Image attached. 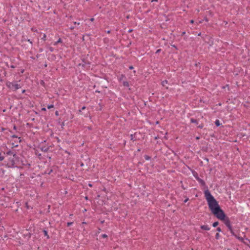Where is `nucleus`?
I'll return each instance as SVG.
<instances>
[{
	"instance_id": "1",
	"label": "nucleus",
	"mask_w": 250,
	"mask_h": 250,
	"mask_svg": "<svg viewBox=\"0 0 250 250\" xmlns=\"http://www.w3.org/2000/svg\"><path fill=\"white\" fill-rule=\"evenodd\" d=\"M204 193L209 208L212 213L218 219L224 220L226 215L223 210L220 208L218 202L215 199L208 189L205 190Z\"/></svg>"
},
{
	"instance_id": "2",
	"label": "nucleus",
	"mask_w": 250,
	"mask_h": 250,
	"mask_svg": "<svg viewBox=\"0 0 250 250\" xmlns=\"http://www.w3.org/2000/svg\"><path fill=\"white\" fill-rule=\"evenodd\" d=\"M7 158L4 161L5 164L8 167H14L18 160V156L13 152L9 151L6 153Z\"/></svg>"
},
{
	"instance_id": "3",
	"label": "nucleus",
	"mask_w": 250,
	"mask_h": 250,
	"mask_svg": "<svg viewBox=\"0 0 250 250\" xmlns=\"http://www.w3.org/2000/svg\"><path fill=\"white\" fill-rule=\"evenodd\" d=\"M6 85L10 89L12 90L16 91L21 88V86L16 83L13 82H7L6 83Z\"/></svg>"
},
{
	"instance_id": "4",
	"label": "nucleus",
	"mask_w": 250,
	"mask_h": 250,
	"mask_svg": "<svg viewBox=\"0 0 250 250\" xmlns=\"http://www.w3.org/2000/svg\"><path fill=\"white\" fill-rule=\"evenodd\" d=\"M223 220H224V223H225V224L226 225V226L227 227H228L229 226L231 225H230V221H229V219L228 217L227 218H226V219H225V217L224 219Z\"/></svg>"
},
{
	"instance_id": "5",
	"label": "nucleus",
	"mask_w": 250,
	"mask_h": 250,
	"mask_svg": "<svg viewBox=\"0 0 250 250\" xmlns=\"http://www.w3.org/2000/svg\"><path fill=\"white\" fill-rule=\"evenodd\" d=\"M200 228L203 230H209L210 229V228L208 225H202Z\"/></svg>"
},
{
	"instance_id": "6",
	"label": "nucleus",
	"mask_w": 250,
	"mask_h": 250,
	"mask_svg": "<svg viewBox=\"0 0 250 250\" xmlns=\"http://www.w3.org/2000/svg\"><path fill=\"white\" fill-rule=\"evenodd\" d=\"M197 180L198 181V182H199V183H200L202 186H205V181H204L203 180H202V179H200V178H197Z\"/></svg>"
},
{
	"instance_id": "7",
	"label": "nucleus",
	"mask_w": 250,
	"mask_h": 250,
	"mask_svg": "<svg viewBox=\"0 0 250 250\" xmlns=\"http://www.w3.org/2000/svg\"><path fill=\"white\" fill-rule=\"evenodd\" d=\"M231 233L232 235L235 236L236 237H237L238 239L242 240L243 239L242 238H240L239 237H237V235L234 233L233 229H232L231 230H230Z\"/></svg>"
},
{
	"instance_id": "8",
	"label": "nucleus",
	"mask_w": 250,
	"mask_h": 250,
	"mask_svg": "<svg viewBox=\"0 0 250 250\" xmlns=\"http://www.w3.org/2000/svg\"><path fill=\"white\" fill-rule=\"evenodd\" d=\"M61 42H62V40L61 38H59V40H58V41L54 43V45H57L58 43H61Z\"/></svg>"
},
{
	"instance_id": "9",
	"label": "nucleus",
	"mask_w": 250,
	"mask_h": 250,
	"mask_svg": "<svg viewBox=\"0 0 250 250\" xmlns=\"http://www.w3.org/2000/svg\"><path fill=\"white\" fill-rule=\"evenodd\" d=\"M168 83V82L167 81V80H165L164 81H163L162 82V85L163 86H165Z\"/></svg>"
},
{
	"instance_id": "10",
	"label": "nucleus",
	"mask_w": 250,
	"mask_h": 250,
	"mask_svg": "<svg viewBox=\"0 0 250 250\" xmlns=\"http://www.w3.org/2000/svg\"><path fill=\"white\" fill-rule=\"evenodd\" d=\"M190 121H191V123H195V124H198V121H197V120H196V119H193V118H191V119H190Z\"/></svg>"
},
{
	"instance_id": "11",
	"label": "nucleus",
	"mask_w": 250,
	"mask_h": 250,
	"mask_svg": "<svg viewBox=\"0 0 250 250\" xmlns=\"http://www.w3.org/2000/svg\"><path fill=\"white\" fill-rule=\"evenodd\" d=\"M215 124L217 126H219L220 125L219 121L218 120H216L215 121Z\"/></svg>"
},
{
	"instance_id": "12",
	"label": "nucleus",
	"mask_w": 250,
	"mask_h": 250,
	"mask_svg": "<svg viewBox=\"0 0 250 250\" xmlns=\"http://www.w3.org/2000/svg\"><path fill=\"white\" fill-rule=\"evenodd\" d=\"M123 85L125 86L128 87L129 86V83L125 81V82H123Z\"/></svg>"
},
{
	"instance_id": "13",
	"label": "nucleus",
	"mask_w": 250,
	"mask_h": 250,
	"mask_svg": "<svg viewBox=\"0 0 250 250\" xmlns=\"http://www.w3.org/2000/svg\"><path fill=\"white\" fill-rule=\"evenodd\" d=\"M218 222H214L213 223L212 226L213 227H217L218 226Z\"/></svg>"
},
{
	"instance_id": "14",
	"label": "nucleus",
	"mask_w": 250,
	"mask_h": 250,
	"mask_svg": "<svg viewBox=\"0 0 250 250\" xmlns=\"http://www.w3.org/2000/svg\"><path fill=\"white\" fill-rule=\"evenodd\" d=\"M144 157H145V159H146V160H150V157H149V156H148V155H145V156H144Z\"/></svg>"
},
{
	"instance_id": "15",
	"label": "nucleus",
	"mask_w": 250,
	"mask_h": 250,
	"mask_svg": "<svg viewBox=\"0 0 250 250\" xmlns=\"http://www.w3.org/2000/svg\"><path fill=\"white\" fill-rule=\"evenodd\" d=\"M4 159V157L3 156H1V153H0V161L3 160Z\"/></svg>"
},
{
	"instance_id": "16",
	"label": "nucleus",
	"mask_w": 250,
	"mask_h": 250,
	"mask_svg": "<svg viewBox=\"0 0 250 250\" xmlns=\"http://www.w3.org/2000/svg\"><path fill=\"white\" fill-rule=\"evenodd\" d=\"M220 237V234L218 233H217L215 235V238L216 239H218Z\"/></svg>"
},
{
	"instance_id": "17",
	"label": "nucleus",
	"mask_w": 250,
	"mask_h": 250,
	"mask_svg": "<svg viewBox=\"0 0 250 250\" xmlns=\"http://www.w3.org/2000/svg\"><path fill=\"white\" fill-rule=\"evenodd\" d=\"M43 233L45 236H47V238L49 237L48 235H47V231L45 230H43Z\"/></svg>"
},
{
	"instance_id": "18",
	"label": "nucleus",
	"mask_w": 250,
	"mask_h": 250,
	"mask_svg": "<svg viewBox=\"0 0 250 250\" xmlns=\"http://www.w3.org/2000/svg\"><path fill=\"white\" fill-rule=\"evenodd\" d=\"M53 107H54V105H53V104L48 105L47 106V108H48V109H50V108H52Z\"/></svg>"
},
{
	"instance_id": "19",
	"label": "nucleus",
	"mask_w": 250,
	"mask_h": 250,
	"mask_svg": "<svg viewBox=\"0 0 250 250\" xmlns=\"http://www.w3.org/2000/svg\"><path fill=\"white\" fill-rule=\"evenodd\" d=\"M102 237L104 238H105L107 237V235L105 234H102Z\"/></svg>"
},
{
	"instance_id": "20",
	"label": "nucleus",
	"mask_w": 250,
	"mask_h": 250,
	"mask_svg": "<svg viewBox=\"0 0 250 250\" xmlns=\"http://www.w3.org/2000/svg\"><path fill=\"white\" fill-rule=\"evenodd\" d=\"M85 108H86V107H85V106H83V107L82 108V109H80V110H79V112L80 113V112H82V110H84V109H85Z\"/></svg>"
},
{
	"instance_id": "21",
	"label": "nucleus",
	"mask_w": 250,
	"mask_h": 250,
	"mask_svg": "<svg viewBox=\"0 0 250 250\" xmlns=\"http://www.w3.org/2000/svg\"><path fill=\"white\" fill-rule=\"evenodd\" d=\"M73 224V222H68L67 223V227L70 226Z\"/></svg>"
},
{
	"instance_id": "22",
	"label": "nucleus",
	"mask_w": 250,
	"mask_h": 250,
	"mask_svg": "<svg viewBox=\"0 0 250 250\" xmlns=\"http://www.w3.org/2000/svg\"><path fill=\"white\" fill-rule=\"evenodd\" d=\"M216 230L218 232H221V229L220 227H218L216 229Z\"/></svg>"
},
{
	"instance_id": "23",
	"label": "nucleus",
	"mask_w": 250,
	"mask_h": 250,
	"mask_svg": "<svg viewBox=\"0 0 250 250\" xmlns=\"http://www.w3.org/2000/svg\"><path fill=\"white\" fill-rule=\"evenodd\" d=\"M45 38H46V35L44 34L43 36V37L42 38V39L43 40L45 41Z\"/></svg>"
},
{
	"instance_id": "24",
	"label": "nucleus",
	"mask_w": 250,
	"mask_h": 250,
	"mask_svg": "<svg viewBox=\"0 0 250 250\" xmlns=\"http://www.w3.org/2000/svg\"><path fill=\"white\" fill-rule=\"evenodd\" d=\"M130 139H131V140H132V141H134V140H135L134 139V138H133V135L132 134H131V135H130Z\"/></svg>"
},
{
	"instance_id": "25",
	"label": "nucleus",
	"mask_w": 250,
	"mask_h": 250,
	"mask_svg": "<svg viewBox=\"0 0 250 250\" xmlns=\"http://www.w3.org/2000/svg\"><path fill=\"white\" fill-rule=\"evenodd\" d=\"M228 228V229H229V231H230V230H231V229H232V227H231V225H230L229 226Z\"/></svg>"
},
{
	"instance_id": "26",
	"label": "nucleus",
	"mask_w": 250,
	"mask_h": 250,
	"mask_svg": "<svg viewBox=\"0 0 250 250\" xmlns=\"http://www.w3.org/2000/svg\"><path fill=\"white\" fill-rule=\"evenodd\" d=\"M161 51V49H158L156 52V53L157 54V53H159Z\"/></svg>"
},
{
	"instance_id": "27",
	"label": "nucleus",
	"mask_w": 250,
	"mask_h": 250,
	"mask_svg": "<svg viewBox=\"0 0 250 250\" xmlns=\"http://www.w3.org/2000/svg\"><path fill=\"white\" fill-rule=\"evenodd\" d=\"M203 126H204L203 125L201 124V125H199L198 127L199 128H202L203 127Z\"/></svg>"
},
{
	"instance_id": "28",
	"label": "nucleus",
	"mask_w": 250,
	"mask_h": 250,
	"mask_svg": "<svg viewBox=\"0 0 250 250\" xmlns=\"http://www.w3.org/2000/svg\"><path fill=\"white\" fill-rule=\"evenodd\" d=\"M74 24H77V25H80V22H77L76 21L74 22Z\"/></svg>"
},
{
	"instance_id": "29",
	"label": "nucleus",
	"mask_w": 250,
	"mask_h": 250,
	"mask_svg": "<svg viewBox=\"0 0 250 250\" xmlns=\"http://www.w3.org/2000/svg\"><path fill=\"white\" fill-rule=\"evenodd\" d=\"M74 28L75 27L74 26H71V27H70V29L71 30H73L74 29Z\"/></svg>"
},
{
	"instance_id": "30",
	"label": "nucleus",
	"mask_w": 250,
	"mask_h": 250,
	"mask_svg": "<svg viewBox=\"0 0 250 250\" xmlns=\"http://www.w3.org/2000/svg\"><path fill=\"white\" fill-rule=\"evenodd\" d=\"M11 137L12 138H18V137L16 135H13Z\"/></svg>"
},
{
	"instance_id": "31",
	"label": "nucleus",
	"mask_w": 250,
	"mask_h": 250,
	"mask_svg": "<svg viewBox=\"0 0 250 250\" xmlns=\"http://www.w3.org/2000/svg\"><path fill=\"white\" fill-rule=\"evenodd\" d=\"M188 200V198H186V199L184 200V202H185V203H186Z\"/></svg>"
},
{
	"instance_id": "32",
	"label": "nucleus",
	"mask_w": 250,
	"mask_h": 250,
	"mask_svg": "<svg viewBox=\"0 0 250 250\" xmlns=\"http://www.w3.org/2000/svg\"><path fill=\"white\" fill-rule=\"evenodd\" d=\"M172 46L174 47L176 49H177V47L175 45H172Z\"/></svg>"
},
{
	"instance_id": "33",
	"label": "nucleus",
	"mask_w": 250,
	"mask_h": 250,
	"mask_svg": "<svg viewBox=\"0 0 250 250\" xmlns=\"http://www.w3.org/2000/svg\"><path fill=\"white\" fill-rule=\"evenodd\" d=\"M28 42H29L31 44H32V42L30 41V39L28 40Z\"/></svg>"
},
{
	"instance_id": "34",
	"label": "nucleus",
	"mask_w": 250,
	"mask_h": 250,
	"mask_svg": "<svg viewBox=\"0 0 250 250\" xmlns=\"http://www.w3.org/2000/svg\"><path fill=\"white\" fill-rule=\"evenodd\" d=\"M55 114L58 116L59 115V113H58V111H56V112H55Z\"/></svg>"
},
{
	"instance_id": "35",
	"label": "nucleus",
	"mask_w": 250,
	"mask_h": 250,
	"mask_svg": "<svg viewBox=\"0 0 250 250\" xmlns=\"http://www.w3.org/2000/svg\"><path fill=\"white\" fill-rule=\"evenodd\" d=\"M94 18H91V19H90V21H94Z\"/></svg>"
},
{
	"instance_id": "36",
	"label": "nucleus",
	"mask_w": 250,
	"mask_h": 250,
	"mask_svg": "<svg viewBox=\"0 0 250 250\" xmlns=\"http://www.w3.org/2000/svg\"><path fill=\"white\" fill-rule=\"evenodd\" d=\"M101 229H100V228H99V229H98V233H100V231H101Z\"/></svg>"
},
{
	"instance_id": "37",
	"label": "nucleus",
	"mask_w": 250,
	"mask_h": 250,
	"mask_svg": "<svg viewBox=\"0 0 250 250\" xmlns=\"http://www.w3.org/2000/svg\"><path fill=\"white\" fill-rule=\"evenodd\" d=\"M129 68L130 69H132L133 68V66H129Z\"/></svg>"
},
{
	"instance_id": "38",
	"label": "nucleus",
	"mask_w": 250,
	"mask_h": 250,
	"mask_svg": "<svg viewBox=\"0 0 250 250\" xmlns=\"http://www.w3.org/2000/svg\"><path fill=\"white\" fill-rule=\"evenodd\" d=\"M42 110L45 111L46 110V108H42Z\"/></svg>"
},
{
	"instance_id": "39",
	"label": "nucleus",
	"mask_w": 250,
	"mask_h": 250,
	"mask_svg": "<svg viewBox=\"0 0 250 250\" xmlns=\"http://www.w3.org/2000/svg\"><path fill=\"white\" fill-rule=\"evenodd\" d=\"M205 20L206 21H208V19L207 18H205Z\"/></svg>"
},
{
	"instance_id": "40",
	"label": "nucleus",
	"mask_w": 250,
	"mask_h": 250,
	"mask_svg": "<svg viewBox=\"0 0 250 250\" xmlns=\"http://www.w3.org/2000/svg\"><path fill=\"white\" fill-rule=\"evenodd\" d=\"M200 138V137H199V136H197V137H196V139H197V140H198V139H199Z\"/></svg>"
},
{
	"instance_id": "41",
	"label": "nucleus",
	"mask_w": 250,
	"mask_h": 250,
	"mask_svg": "<svg viewBox=\"0 0 250 250\" xmlns=\"http://www.w3.org/2000/svg\"><path fill=\"white\" fill-rule=\"evenodd\" d=\"M194 22V21L193 20L190 21V23H193Z\"/></svg>"
},
{
	"instance_id": "42",
	"label": "nucleus",
	"mask_w": 250,
	"mask_h": 250,
	"mask_svg": "<svg viewBox=\"0 0 250 250\" xmlns=\"http://www.w3.org/2000/svg\"><path fill=\"white\" fill-rule=\"evenodd\" d=\"M132 31H133V30H132V29H130V30H129L128 32L130 33V32H131Z\"/></svg>"
},
{
	"instance_id": "43",
	"label": "nucleus",
	"mask_w": 250,
	"mask_h": 250,
	"mask_svg": "<svg viewBox=\"0 0 250 250\" xmlns=\"http://www.w3.org/2000/svg\"><path fill=\"white\" fill-rule=\"evenodd\" d=\"M158 0H151V2H153V1H157Z\"/></svg>"
},
{
	"instance_id": "44",
	"label": "nucleus",
	"mask_w": 250,
	"mask_h": 250,
	"mask_svg": "<svg viewBox=\"0 0 250 250\" xmlns=\"http://www.w3.org/2000/svg\"><path fill=\"white\" fill-rule=\"evenodd\" d=\"M10 67L13 68H15V66L14 65H11Z\"/></svg>"
},
{
	"instance_id": "45",
	"label": "nucleus",
	"mask_w": 250,
	"mask_h": 250,
	"mask_svg": "<svg viewBox=\"0 0 250 250\" xmlns=\"http://www.w3.org/2000/svg\"><path fill=\"white\" fill-rule=\"evenodd\" d=\"M25 92V90H23L22 91V93H24Z\"/></svg>"
},
{
	"instance_id": "46",
	"label": "nucleus",
	"mask_w": 250,
	"mask_h": 250,
	"mask_svg": "<svg viewBox=\"0 0 250 250\" xmlns=\"http://www.w3.org/2000/svg\"><path fill=\"white\" fill-rule=\"evenodd\" d=\"M185 33H186L185 32H182V35H184V34H185Z\"/></svg>"
},
{
	"instance_id": "47",
	"label": "nucleus",
	"mask_w": 250,
	"mask_h": 250,
	"mask_svg": "<svg viewBox=\"0 0 250 250\" xmlns=\"http://www.w3.org/2000/svg\"><path fill=\"white\" fill-rule=\"evenodd\" d=\"M101 223L102 224L104 223V220L102 221L101 222Z\"/></svg>"
},
{
	"instance_id": "48",
	"label": "nucleus",
	"mask_w": 250,
	"mask_h": 250,
	"mask_svg": "<svg viewBox=\"0 0 250 250\" xmlns=\"http://www.w3.org/2000/svg\"><path fill=\"white\" fill-rule=\"evenodd\" d=\"M14 129H16V126H14Z\"/></svg>"
},
{
	"instance_id": "49",
	"label": "nucleus",
	"mask_w": 250,
	"mask_h": 250,
	"mask_svg": "<svg viewBox=\"0 0 250 250\" xmlns=\"http://www.w3.org/2000/svg\"><path fill=\"white\" fill-rule=\"evenodd\" d=\"M83 166V163H82V164H81V166H82H82Z\"/></svg>"
},
{
	"instance_id": "50",
	"label": "nucleus",
	"mask_w": 250,
	"mask_h": 250,
	"mask_svg": "<svg viewBox=\"0 0 250 250\" xmlns=\"http://www.w3.org/2000/svg\"><path fill=\"white\" fill-rule=\"evenodd\" d=\"M201 33H200L198 34V36H201Z\"/></svg>"
},
{
	"instance_id": "51",
	"label": "nucleus",
	"mask_w": 250,
	"mask_h": 250,
	"mask_svg": "<svg viewBox=\"0 0 250 250\" xmlns=\"http://www.w3.org/2000/svg\"><path fill=\"white\" fill-rule=\"evenodd\" d=\"M82 224H86V223H85V222H83L82 223Z\"/></svg>"
},
{
	"instance_id": "52",
	"label": "nucleus",
	"mask_w": 250,
	"mask_h": 250,
	"mask_svg": "<svg viewBox=\"0 0 250 250\" xmlns=\"http://www.w3.org/2000/svg\"><path fill=\"white\" fill-rule=\"evenodd\" d=\"M110 31H107V33H110Z\"/></svg>"
},
{
	"instance_id": "53",
	"label": "nucleus",
	"mask_w": 250,
	"mask_h": 250,
	"mask_svg": "<svg viewBox=\"0 0 250 250\" xmlns=\"http://www.w3.org/2000/svg\"><path fill=\"white\" fill-rule=\"evenodd\" d=\"M156 124H159V121H157V122H156Z\"/></svg>"
},
{
	"instance_id": "54",
	"label": "nucleus",
	"mask_w": 250,
	"mask_h": 250,
	"mask_svg": "<svg viewBox=\"0 0 250 250\" xmlns=\"http://www.w3.org/2000/svg\"><path fill=\"white\" fill-rule=\"evenodd\" d=\"M39 55H37L36 57H37V58H38V57H39Z\"/></svg>"
}]
</instances>
